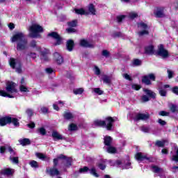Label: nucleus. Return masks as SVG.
<instances>
[{
    "instance_id": "61",
    "label": "nucleus",
    "mask_w": 178,
    "mask_h": 178,
    "mask_svg": "<svg viewBox=\"0 0 178 178\" xmlns=\"http://www.w3.org/2000/svg\"><path fill=\"white\" fill-rule=\"evenodd\" d=\"M59 159H58V156H57L56 159H54V160H53V163H54L53 167L54 168H56V166H58V163L59 162Z\"/></svg>"
},
{
    "instance_id": "11",
    "label": "nucleus",
    "mask_w": 178,
    "mask_h": 178,
    "mask_svg": "<svg viewBox=\"0 0 178 178\" xmlns=\"http://www.w3.org/2000/svg\"><path fill=\"white\" fill-rule=\"evenodd\" d=\"M58 159H64L66 161V163L65 164V166L66 168H70L72 166V162H73V159L72 157H67V156H65L64 154H60L58 156Z\"/></svg>"
},
{
    "instance_id": "20",
    "label": "nucleus",
    "mask_w": 178,
    "mask_h": 178,
    "mask_svg": "<svg viewBox=\"0 0 178 178\" xmlns=\"http://www.w3.org/2000/svg\"><path fill=\"white\" fill-rule=\"evenodd\" d=\"M154 45H149L145 47V54L146 55H153L154 51Z\"/></svg>"
},
{
    "instance_id": "57",
    "label": "nucleus",
    "mask_w": 178,
    "mask_h": 178,
    "mask_svg": "<svg viewBox=\"0 0 178 178\" xmlns=\"http://www.w3.org/2000/svg\"><path fill=\"white\" fill-rule=\"evenodd\" d=\"M157 122H158V124H160L161 126H166V124H167L166 121H165L161 118H159Z\"/></svg>"
},
{
    "instance_id": "36",
    "label": "nucleus",
    "mask_w": 178,
    "mask_h": 178,
    "mask_svg": "<svg viewBox=\"0 0 178 178\" xmlns=\"http://www.w3.org/2000/svg\"><path fill=\"white\" fill-rule=\"evenodd\" d=\"M133 66H141L143 65V61L138 58L134 59L132 62Z\"/></svg>"
},
{
    "instance_id": "12",
    "label": "nucleus",
    "mask_w": 178,
    "mask_h": 178,
    "mask_svg": "<svg viewBox=\"0 0 178 178\" xmlns=\"http://www.w3.org/2000/svg\"><path fill=\"white\" fill-rule=\"evenodd\" d=\"M10 116L6 115L4 117H1L0 118V126L1 127H3L4 126H6L7 124H10Z\"/></svg>"
},
{
    "instance_id": "31",
    "label": "nucleus",
    "mask_w": 178,
    "mask_h": 178,
    "mask_svg": "<svg viewBox=\"0 0 178 178\" xmlns=\"http://www.w3.org/2000/svg\"><path fill=\"white\" fill-rule=\"evenodd\" d=\"M107 152L108 154H116L118 152V149H116V147L112 145H110V146H108L107 147Z\"/></svg>"
},
{
    "instance_id": "48",
    "label": "nucleus",
    "mask_w": 178,
    "mask_h": 178,
    "mask_svg": "<svg viewBox=\"0 0 178 178\" xmlns=\"http://www.w3.org/2000/svg\"><path fill=\"white\" fill-rule=\"evenodd\" d=\"M138 27H140L141 29H143V30H147V29H148V25L144 22H140L138 24Z\"/></svg>"
},
{
    "instance_id": "18",
    "label": "nucleus",
    "mask_w": 178,
    "mask_h": 178,
    "mask_svg": "<svg viewBox=\"0 0 178 178\" xmlns=\"http://www.w3.org/2000/svg\"><path fill=\"white\" fill-rule=\"evenodd\" d=\"M51 137L54 138V141H56V140H66V138L59 134L57 131H52Z\"/></svg>"
},
{
    "instance_id": "15",
    "label": "nucleus",
    "mask_w": 178,
    "mask_h": 178,
    "mask_svg": "<svg viewBox=\"0 0 178 178\" xmlns=\"http://www.w3.org/2000/svg\"><path fill=\"white\" fill-rule=\"evenodd\" d=\"M79 45L83 48H94V44H90L86 39H81L79 42Z\"/></svg>"
},
{
    "instance_id": "27",
    "label": "nucleus",
    "mask_w": 178,
    "mask_h": 178,
    "mask_svg": "<svg viewBox=\"0 0 178 178\" xmlns=\"http://www.w3.org/2000/svg\"><path fill=\"white\" fill-rule=\"evenodd\" d=\"M165 144H166V140H156L154 145L155 147H159V148H163L165 147Z\"/></svg>"
},
{
    "instance_id": "30",
    "label": "nucleus",
    "mask_w": 178,
    "mask_h": 178,
    "mask_svg": "<svg viewBox=\"0 0 178 178\" xmlns=\"http://www.w3.org/2000/svg\"><path fill=\"white\" fill-rule=\"evenodd\" d=\"M102 80L104 83H105L106 84H111V76L104 74L103 75V77L102 78Z\"/></svg>"
},
{
    "instance_id": "37",
    "label": "nucleus",
    "mask_w": 178,
    "mask_h": 178,
    "mask_svg": "<svg viewBox=\"0 0 178 178\" xmlns=\"http://www.w3.org/2000/svg\"><path fill=\"white\" fill-rule=\"evenodd\" d=\"M89 172L90 175H92L95 177H99V174L97 173V170L95 168H92L90 170L89 169Z\"/></svg>"
},
{
    "instance_id": "53",
    "label": "nucleus",
    "mask_w": 178,
    "mask_h": 178,
    "mask_svg": "<svg viewBox=\"0 0 178 178\" xmlns=\"http://www.w3.org/2000/svg\"><path fill=\"white\" fill-rule=\"evenodd\" d=\"M129 19H131L132 20L136 19V17H138V14L136 13H130L129 15Z\"/></svg>"
},
{
    "instance_id": "47",
    "label": "nucleus",
    "mask_w": 178,
    "mask_h": 178,
    "mask_svg": "<svg viewBox=\"0 0 178 178\" xmlns=\"http://www.w3.org/2000/svg\"><path fill=\"white\" fill-rule=\"evenodd\" d=\"M94 92H95V94H97L98 95H102V94H104V92L102 90H101V88H95L93 89Z\"/></svg>"
},
{
    "instance_id": "38",
    "label": "nucleus",
    "mask_w": 178,
    "mask_h": 178,
    "mask_svg": "<svg viewBox=\"0 0 178 178\" xmlns=\"http://www.w3.org/2000/svg\"><path fill=\"white\" fill-rule=\"evenodd\" d=\"M67 26H69V27H77V19H74L71 22H67Z\"/></svg>"
},
{
    "instance_id": "19",
    "label": "nucleus",
    "mask_w": 178,
    "mask_h": 178,
    "mask_svg": "<svg viewBox=\"0 0 178 178\" xmlns=\"http://www.w3.org/2000/svg\"><path fill=\"white\" fill-rule=\"evenodd\" d=\"M112 141H113V139L109 136H106L104 138V144L106 147H111L112 145Z\"/></svg>"
},
{
    "instance_id": "7",
    "label": "nucleus",
    "mask_w": 178,
    "mask_h": 178,
    "mask_svg": "<svg viewBox=\"0 0 178 178\" xmlns=\"http://www.w3.org/2000/svg\"><path fill=\"white\" fill-rule=\"evenodd\" d=\"M156 55H158V56H161L165 59L166 58H169V51L165 49L163 44H160Z\"/></svg>"
},
{
    "instance_id": "23",
    "label": "nucleus",
    "mask_w": 178,
    "mask_h": 178,
    "mask_svg": "<svg viewBox=\"0 0 178 178\" xmlns=\"http://www.w3.org/2000/svg\"><path fill=\"white\" fill-rule=\"evenodd\" d=\"M74 12L76 13V15H85L86 16L90 15V13L84 10V8H75Z\"/></svg>"
},
{
    "instance_id": "32",
    "label": "nucleus",
    "mask_w": 178,
    "mask_h": 178,
    "mask_svg": "<svg viewBox=\"0 0 178 178\" xmlns=\"http://www.w3.org/2000/svg\"><path fill=\"white\" fill-rule=\"evenodd\" d=\"M68 130L70 131H76V130H79V127L74 123H71L68 127Z\"/></svg>"
},
{
    "instance_id": "63",
    "label": "nucleus",
    "mask_w": 178,
    "mask_h": 178,
    "mask_svg": "<svg viewBox=\"0 0 178 178\" xmlns=\"http://www.w3.org/2000/svg\"><path fill=\"white\" fill-rule=\"evenodd\" d=\"M159 92L161 97H166L167 92L165 89H161Z\"/></svg>"
},
{
    "instance_id": "1",
    "label": "nucleus",
    "mask_w": 178,
    "mask_h": 178,
    "mask_svg": "<svg viewBox=\"0 0 178 178\" xmlns=\"http://www.w3.org/2000/svg\"><path fill=\"white\" fill-rule=\"evenodd\" d=\"M12 42H17V51H24L27 49L29 40L24 38V33L18 32L13 35L11 38Z\"/></svg>"
},
{
    "instance_id": "51",
    "label": "nucleus",
    "mask_w": 178,
    "mask_h": 178,
    "mask_svg": "<svg viewBox=\"0 0 178 178\" xmlns=\"http://www.w3.org/2000/svg\"><path fill=\"white\" fill-rule=\"evenodd\" d=\"M120 37H122V32L119 31V32H114L112 34V38H119Z\"/></svg>"
},
{
    "instance_id": "5",
    "label": "nucleus",
    "mask_w": 178,
    "mask_h": 178,
    "mask_svg": "<svg viewBox=\"0 0 178 178\" xmlns=\"http://www.w3.org/2000/svg\"><path fill=\"white\" fill-rule=\"evenodd\" d=\"M47 37H49L50 38H53V40H56V42L54 43V47H58V45H62V42L63 41V39L58 33L56 31H52L51 33H49L47 34Z\"/></svg>"
},
{
    "instance_id": "41",
    "label": "nucleus",
    "mask_w": 178,
    "mask_h": 178,
    "mask_svg": "<svg viewBox=\"0 0 178 178\" xmlns=\"http://www.w3.org/2000/svg\"><path fill=\"white\" fill-rule=\"evenodd\" d=\"M73 92H74V94H75V95H81L82 92H84V89L79 88L74 90Z\"/></svg>"
},
{
    "instance_id": "46",
    "label": "nucleus",
    "mask_w": 178,
    "mask_h": 178,
    "mask_svg": "<svg viewBox=\"0 0 178 178\" xmlns=\"http://www.w3.org/2000/svg\"><path fill=\"white\" fill-rule=\"evenodd\" d=\"M67 34H73V33H76L77 30L74 28L70 27L66 29Z\"/></svg>"
},
{
    "instance_id": "17",
    "label": "nucleus",
    "mask_w": 178,
    "mask_h": 178,
    "mask_svg": "<svg viewBox=\"0 0 178 178\" xmlns=\"http://www.w3.org/2000/svg\"><path fill=\"white\" fill-rule=\"evenodd\" d=\"M143 91L146 94V95H147L149 98H152V99H155V98H156V93H155L154 91L147 88H143Z\"/></svg>"
},
{
    "instance_id": "58",
    "label": "nucleus",
    "mask_w": 178,
    "mask_h": 178,
    "mask_svg": "<svg viewBox=\"0 0 178 178\" xmlns=\"http://www.w3.org/2000/svg\"><path fill=\"white\" fill-rule=\"evenodd\" d=\"M172 161H174V162H178V148L176 152V155H173L172 157Z\"/></svg>"
},
{
    "instance_id": "35",
    "label": "nucleus",
    "mask_w": 178,
    "mask_h": 178,
    "mask_svg": "<svg viewBox=\"0 0 178 178\" xmlns=\"http://www.w3.org/2000/svg\"><path fill=\"white\" fill-rule=\"evenodd\" d=\"M29 165L30 166H31L32 168H35V169H38V168H40V165H38V162H37L35 160H32L29 162Z\"/></svg>"
},
{
    "instance_id": "45",
    "label": "nucleus",
    "mask_w": 178,
    "mask_h": 178,
    "mask_svg": "<svg viewBox=\"0 0 178 178\" xmlns=\"http://www.w3.org/2000/svg\"><path fill=\"white\" fill-rule=\"evenodd\" d=\"M26 113L28 115L29 118H31L34 115V111H33V109L31 108H27L26 110Z\"/></svg>"
},
{
    "instance_id": "50",
    "label": "nucleus",
    "mask_w": 178,
    "mask_h": 178,
    "mask_svg": "<svg viewBox=\"0 0 178 178\" xmlns=\"http://www.w3.org/2000/svg\"><path fill=\"white\" fill-rule=\"evenodd\" d=\"M19 91H21V92H29L30 90H29L27 87L24 86V85H22L19 87Z\"/></svg>"
},
{
    "instance_id": "39",
    "label": "nucleus",
    "mask_w": 178,
    "mask_h": 178,
    "mask_svg": "<svg viewBox=\"0 0 178 178\" xmlns=\"http://www.w3.org/2000/svg\"><path fill=\"white\" fill-rule=\"evenodd\" d=\"M38 133H40L41 136H46L47 135V129L44 127H40L38 129Z\"/></svg>"
},
{
    "instance_id": "29",
    "label": "nucleus",
    "mask_w": 178,
    "mask_h": 178,
    "mask_svg": "<svg viewBox=\"0 0 178 178\" xmlns=\"http://www.w3.org/2000/svg\"><path fill=\"white\" fill-rule=\"evenodd\" d=\"M169 108L172 113H178V106L176 104H171L169 106Z\"/></svg>"
},
{
    "instance_id": "40",
    "label": "nucleus",
    "mask_w": 178,
    "mask_h": 178,
    "mask_svg": "<svg viewBox=\"0 0 178 178\" xmlns=\"http://www.w3.org/2000/svg\"><path fill=\"white\" fill-rule=\"evenodd\" d=\"M138 35H139V37H143V35H149V31H148L147 30L144 29V30L138 32Z\"/></svg>"
},
{
    "instance_id": "62",
    "label": "nucleus",
    "mask_w": 178,
    "mask_h": 178,
    "mask_svg": "<svg viewBox=\"0 0 178 178\" xmlns=\"http://www.w3.org/2000/svg\"><path fill=\"white\" fill-rule=\"evenodd\" d=\"M160 116H169V112H166L165 111H161L159 113Z\"/></svg>"
},
{
    "instance_id": "10",
    "label": "nucleus",
    "mask_w": 178,
    "mask_h": 178,
    "mask_svg": "<svg viewBox=\"0 0 178 178\" xmlns=\"http://www.w3.org/2000/svg\"><path fill=\"white\" fill-rule=\"evenodd\" d=\"M135 159H136V161L139 163L145 160L151 162V158L147 156L146 155H143V152H137L135 154Z\"/></svg>"
},
{
    "instance_id": "43",
    "label": "nucleus",
    "mask_w": 178,
    "mask_h": 178,
    "mask_svg": "<svg viewBox=\"0 0 178 178\" xmlns=\"http://www.w3.org/2000/svg\"><path fill=\"white\" fill-rule=\"evenodd\" d=\"M96 165H97V168H99V169H100V170H105V169H106V165H105V163H98Z\"/></svg>"
},
{
    "instance_id": "44",
    "label": "nucleus",
    "mask_w": 178,
    "mask_h": 178,
    "mask_svg": "<svg viewBox=\"0 0 178 178\" xmlns=\"http://www.w3.org/2000/svg\"><path fill=\"white\" fill-rule=\"evenodd\" d=\"M36 156L39 158V159H42V161H45V159H47V156L42 153H36Z\"/></svg>"
},
{
    "instance_id": "14",
    "label": "nucleus",
    "mask_w": 178,
    "mask_h": 178,
    "mask_svg": "<svg viewBox=\"0 0 178 178\" xmlns=\"http://www.w3.org/2000/svg\"><path fill=\"white\" fill-rule=\"evenodd\" d=\"M47 173H49L51 177H54V176H59L60 175V172H59V170L56 168V167H53L48 170V168L46 169Z\"/></svg>"
},
{
    "instance_id": "2",
    "label": "nucleus",
    "mask_w": 178,
    "mask_h": 178,
    "mask_svg": "<svg viewBox=\"0 0 178 178\" xmlns=\"http://www.w3.org/2000/svg\"><path fill=\"white\" fill-rule=\"evenodd\" d=\"M116 122V120L111 116H108L105 118V120H96L94 122L95 126L97 127H106V130L111 131L112 127H113V122Z\"/></svg>"
},
{
    "instance_id": "9",
    "label": "nucleus",
    "mask_w": 178,
    "mask_h": 178,
    "mask_svg": "<svg viewBox=\"0 0 178 178\" xmlns=\"http://www.w3.org/2000/svg\"><path fill=\"white\" fill-rule=\"evenodd\" d=\"M6 90L7 92H11V94H13V92H17V89H16V83L13 81H8L6 83Z\"/></svg>"
},
{
    "instance_id": "26",
    "label": "nucleus",
    "mask_w": 178,
    "mask_h": 178,
    "mask_svg": "<svg viewBox=\"0 0 178 178\" xmlns=\"http://www.w3.org/2000/svg\"><path fill=\"white\" fill-rule=\"evenodd\" d=\"M40 56H41V59H42L45 62H48L49 58H48V51H40Z\"/></svg>"
},
{
    "instance_id": "54",
    "label": "nucleus",
    "mask_w": 178,
    "mask_h": 178,
    "mask_svg": "<svg viewBox=\"0 0 178 178\" xmlns=\"http://www.w3.org/2000/svg\"><path fill=\"white\" fill-rule=\"evenodd\" d=\"M132 88H133V90H136V91H138V90H141V85L133 84Z\"/></svg>"
},
{
    "instance_id": "16",
    "label": "nucleus",
    "mask_w": 178,
    "mask_h": 178,
    "mask_svg": "<svg viewBox=\"0 0 178 178\" xmlns=\"http://www.w3.org/2000/svg\"><path fill=\"white\" fill-rule=\"evenodd\" d=\"M74 40L72 39H69L66 42V49L68 50L69 52H72L73 49H74Z\"/></svg>"
},
{
    "instance_id": "56",
    "label": "nucleus",
    "mask_w": 178,
    "mask_h": 178,
    "mask_svg": "<svg viewBox=\"0 0 178 178\" xmlns=\"http://www.w3.org/2000/svg\"><path fill=\"white\" fill-rule=\"evenodd\" d=\"M95 74L97 76H99V74H101V70H99V67L97 65L95 66Z\"/></svg>"
},
{
    "instance_id": "13",
    "label": "nucleus",
    "mask_w": 178,
    "mask_h": 178,
    "mask_svg": "<svg viewBox=\"0 0 178 178\" xmlns=\"http://www.w3.org/2000/svg\"><path fill=\"white\" fill-rule=\"evenodd\" d=\"M54 60L57 63V65H62L65 62L63 56H62L59 53L55 52L54 54Z\"/></svg>"
},
{
    "instance_id": "24",
    "label": "nucleus",
    "mask_w": 178,
    "mask_h": 178,
    "mask_svg": "<svg viewBox=\"0 0 178 178\" xmlns=\"http://www.w3.org/2000/svg\"><path fill=\"white\" fill-rule=\"evenodd\" d=\"M156 17L158 19H161L162 17H165V14L163 13V9L157 10L154 13Z\"/></svg>"
},
{
    "instance_id": "60",
    "label": "nucleus",
    "mask_w": 178,
    "mask_h": 178,
    "mask_svg": "<svg viewBox=\"0 0 178 178\" xmlns=\"http://www.w3.org/2000/svg\"><path fill=\"white\" fill-rule=\"evenodd\" d=\"M141 99L143 102H148V101H149V97L147 95H144L142 96Z\"/></svg>"
},
{
    "instance_id": "42",
    "label": "nucleus",
    "mask_w": 178,
    "mask_h": 178,
    "mask_svg": "<svg viewBox=\"0 0 178 178\" xmlns=\"http://www.w3.org/2000/svg\"><path fill=\"white\" fill-rule=\"evenodd\" d=\"M102 56H104V58H109V56H111V52L106 49H104L102 51Z\"/></svg>"
},
{
    "instance_id": "4",
    "label": "nucleus",
    "mask_w": 178,
    "mask_h": 178,
    "mask_svg": "<svg viewBox=\"0 0 178 178\" xmlns=\"http://www.w3.org/2000/svg\"><path fill=\"white\" fill-rule=\"evenodd\" d=\"M8 63L11 69L15 70L16 73H18V74L23 73V63H22V60L11 57L8 60Z\"/></svg>"
},
{
    "instance_id": "64",
    "label": "nucleus",
    "mask_w": 178,
    "mask_h": 178,
    "mask_svg": "<svg viewBox=\"0 0 178 178\" xmlns=\"http://www.w3.org/2000/svg\"><path fill=\"white\" fill-rule=\"evenodd\" d=\"M172 92L173 94H175V95H178V86H175L172 88Z\"/></svg>"
},
{
    "instance_id": "21",
    "label": "nucleus",
    "mask_w": 178,
    "mask_h": 178,
    "mask_svg": "<svg viewBox=\"0 0 178 178\" xmlns=\"http://www.w3.org/2000/svg\"><path fill=\"white\" fill-rule=\"evenodd\" d=\"M89 13L92 14L93 16L97 15V9H95V6L93 3H90L88 6Z\"/></svg>"
},
{
    "instance_id": "59",
    "label": "nucleus",
    "mask_w": 178,
    "mask_h": 178,
    "mask_svg": "<svg viewBox=\"0 0 178 178\" xmlns=\"http://www.w3.org/2000/svg\"><path fill=\"white\" fill-rule=\"evenodd\" d=\"M40 111L42 113H43L44 115H47V113H48L49 109L48 108L43 106L40 108Z\"/></svg>"
},
{
    "instance_id": "33",
    "label": "nucleus",
    "mask_w": 178,
    "mask_h": 178,
    "mask_svg": "<svg viewBox=\"0 0 178 178\" xmlns=\"http://www.w3.org/2000/svg\"><path fill=\"white\" fill-rule=\"evenodd\" d=\"M64 119H66V120H70V119H73L74 116L72 113L65 112L63 114Z\"/></svg>"
},
{
    "instance_id": "22",
    "label": "nucleus",
    "mask_w": 178,
    "mask_h": 178,
    "mask_svg": "<svg viewBox=\"0 0 178 178\" xmlns=\"http://www.w3.org/2000/svg\"><path fill=\"white\" fill-rule=\"evenodd\" d=\"M19 143H20L22 147H26V145H30L31 144V140L27 138H24L23 139H21L19 140Z\"/></svg>"
},
{
    "instance_id": "28",
    "label": "nucleus",
    "mask_w": 178,
    "mask_h": 178,
    "mask_svg": "<svg viewBox=\"0 0 178 178\" xmlns=\"http://www.w3.org/2000/svg\"><path fill=\"white\" fill-rule=\"evenodd\" d=\"M0 97H4L5 98H15V96L8 93L5 90H0Z\"/></svg>"
},
{
    "instance_id": "3",
    "label": "nucleus",
    "mask_w": 178,
    "mask_h": 178,
    "mask_svg": "<svg viewBox=\"0 0 178 178\" xmlns=\"http://www.w3.org/2000/svg\"><path fill=\"white\" fill-rule=\"evenodd\" d=\"M29 37L30 38H42V33H44V28L38 24H33L29 26Z\"/></svg>"
},
{
    "instance_id": "6",
    "label": "nucleus",
    "mask_w": 178,
    "mask_h": 178,
    "mask_svg": "<svg viewBox=\"0 0 178 178\" xmlns=\"http://www.w3.org/2000/svg\"><path fill=\"white\" fill-rule=\"evenodd\" d=\"M156 80V76L154 74L150 73L148 75H145L142 77V83L145 86H152V81H155Z\"/></svg>"
},
{
    "instance_id": "49",
    "label": "nucleus",
    "mask_w": 178,
    "mask_h": 178,
    "mask_svg": "<svg viewBox=\"0 0 178 178\" xmlns=\"http://www.w3.org/2000/svg\"><path fill=\"white\" fill-rule=\"evenodd\" d=\"M90 170V168L87 166H84L83 168H81L79 170V173H86Z\"/></svg>"
},
{
    "instance_id": "34",
    "label": "nucleus",
    "mask_w": 178,
    "mask_h": 178,
    "mask_svg": "<svg viewBox=\"0 0 178 178\" xmlns=\"http://www.w3.org/2000/svg\"><path fill=\"white\" fill-rule=\"evenodd\" d=\"M2 175H6V176H12L13 175V172H12V169L10 168H6L1 172Z\"/></svg>"
},
{
    "instance_id": "25",
    "label": "nucleus",
    "mask_w": 178,
    "mask_h": 178,
    "mask_svg": "<svg viewBox=\"0 0 178 178\" xmlns=\"http://www.w3.org/2000/svg\"><path fill=\"white\" fill-rule=\"evenodd\" d=\"M10 124H13L14 127H19L20 122H19V119L17 118L10 117Z\"/></svg>"
},
{
    "instance_id": "55",
    "label": "nucleus",
    "mask_w": 178,
    "mask_h": 178,
    "mask_svg": "<svg viewBox=\"0 0 178 178\" xmlns=\"http://www.w3.org/2000/svg\"><path fill=\"white\" fill-rule=\"evenodd\" d=\"M29 45L31 48H37V41L35 40H31Z\"/></svg>"
},
{
    "instance_id": "8",
    "label": "nucleus",
    "mask_w": 178,
    "mask_h": 178,
    "mask_svg": "<svg viewBox=\"0 0 178 178\" xmlns=\"http://www.w3.org/2000/svg\"><path fill=\"white\" fill-rule=\"evenodd\" d=\"M134 122H140V120H148L149 119V113H138L134 117Z\"/></svg>"
},
{
    "instance_id": "52",
    "label": "nucleus",
    "mask_w": 178,
    "mask_h": 178,
    "mask_svg": "<svg viewBox=\"0 0 178 178\" xmlns=\"http://www.w3.org/2000/svg\"><path fill=\"white\" fill-rule=\"evenodd\" d=\"M124 19H126V15H119L117 16V20L118 23H122L123 22V20H124Z\"/></svg>"
}]
</instances>
